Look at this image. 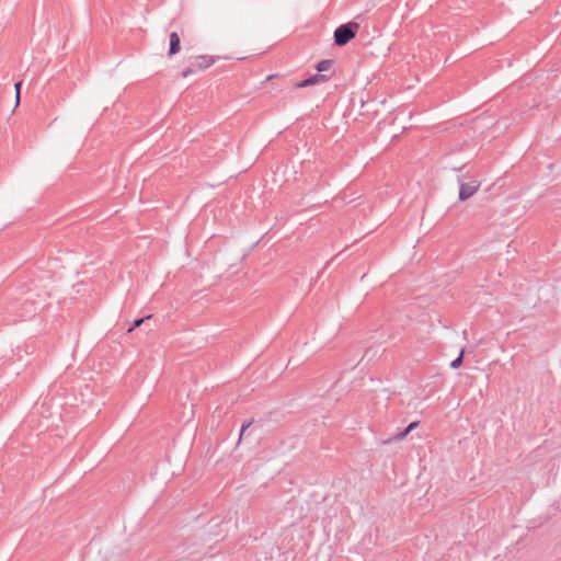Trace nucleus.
I'll return each mask as SVG.
<instances>
[{
    "label": "nucleus",
    "mask_w": 561,
    "mask_h": 561,
    "mask_svg": "<svg viewBox=\"0 0 561 561\" xmlns=\"http://www.w3.org/2000/svg\"><path fill=\"white\" fill-rule=\"evenodd\" d=\"M216 62V58L211 55H196L190 57L187 66L182 71L183 78H188L198 71L210 68Z\"/></svg>",
    "instance_id": "1"
},
{
    "label": "nucleus",
    "mask_w": 561,
    "mask_h": 561,
    "mask_svg": "<svg viewBox=\"0 0 561 561\" xmlns=\"http://www.w3.org/2000/svg\"><path fill=\"white\" fill-rule=\"evenodd\" d=\"M481 187V181L474 176L463 175L459 180V201L465 202L474 196Z\"/></svg>",
    "instance_id": "2"
},
{
    "label": "nucleus",
    "mask_w": 561,
    "mask_h": 561,
    "mask_svg": "<svg viewBox=\"0 0 561 561\" xmlns=\"http://www.w3.org/2000/svg\"><path fill=\"white\" fill-rule=\"evenodd\" d=\"M358 28V24L350 23L339 26L334 32V41L339 46L346 45L351 39L355 37V31Z\"/></svg>",
    "instance_id": "3"
},
{
    "label": "nucleus",
    "mask_w": 561,
    "mask_h": 561,
    "mask_svg": "<svg viewBox=\"0 0 561 561\" xmlns=\"http://www.w3.org/2000/svg\"><path fill=\"white\" fill-rule=\"evenodd\" d=\"M181 51V37L178 32H171L169 35L168 58H173Z\"/></svg>",
    "instance_id": "4"
},
{
    "label": "nucleus",
    "mask_w": 561,
    "mask_h": 561,
    "mask_svg": "<svg viewBox=\"0 0 561 561\" xmlns=\"http://www.w3.org/2000/svg\"><path fill=\"white\" fill-rule=\"evenodd\" d=\"M327 80H328V78L324 75H316V76H312L309 79L300 81L299 83H297V87L298 88H305V87L312 85V84H316V83L324 82Z\"/></svg>",
    "instance_id": "5"
},
{
    "label": "nucleus",
    "mask_w": 561,
    "mask_h": 561,
    "mask_svg": "<svg viewBox=\"0 0 561 561\" xmlns=\"http://www.w3.org/2000/svg\"><path fill=\"white\" fill-rule=\"evenodd\" d=\"M463 354H465V351L461 350L459 356L457 358H455L451 363H450V367L453 369H457L461 366L462 364V359H463Z\"/></svg>",
    "instance_id": "6"
},
{
    "label": "nucleus",
    "mask_w": 561,
    "mask_h": 561,
    "mask_svg": "<svg viewBox=\"0 0 561 561\" xmlns=\"http://www.w3.org/2000/svg\"><path fill=\"white\" fill-rule=\"evenodd\" d=\"M417 425L416 422H412L403 432L399 433L396 438L402 439L404 438L415 426Z\"/></svg>",
    "instance_id": "7"
},
{
    "label": "nucleus",
    "mask_w": 561,
    "mask_h": 561,
    "mask_svg": "<svg viewBox=\"0 0 561 561\" xmlns=\"http://www.w3.org/2000/svg\"><path fill=\"white\" fill-rule=\"evenodd\" d=\"M331 65H332V61H331V60H322V61H320V62L317 65V70H318V71H320V72H321V71H327V70H329V69H330Z\"/></svg>",
    "instance_id": "8"
},
{
    "label": "nucleus",
    "mask_w": 561,
    "mask_h": 561,
    "mask_svg": "<svg viewBox=\"0 0 561 561\" xmlns=\"http://www.w3.org/2000/svg\"><path fill=\"white\" fill-rule=\"evenodd\" d=\"M145 319L141 318V319H137L134 321L131 328L128 329V332H131L134 331L136 328L140 327L142 323H144Z\"/></svg>",
    "instance_id": "9"
},
{
    "label": "nucleus",
    "mask_w": 561,
    "mask_h": 561,
    "mask_svg": "<svg viewBox=\"0 0 561 561\" xmlns=\"http://www.w3.org/2000/svg\"><path fill=\"white\" fill-rule=\"evenodd\" d=\"M14 88H15V103H16V105H19V104H20V88H21V82H18V83L15 84V87H14Z\"/></svg>",
    "instance_id": "10"
},
{
    "label": "nucleus",
    "mask_w": 561,
    "mask_h": 561,
    "mask_svg": "<svg viewBox=\"0 0 561 561\" xmlns=\"http://www.w3.org/2000/svg\"><path fill=\"white\" fill-rule=\"evenodd\" d=\"M245 427H247V426H244V425L242 426V428H241V434H243V432L245 431Z\"/></svg>",
    "instance_id": "11"
}]
</instances>
